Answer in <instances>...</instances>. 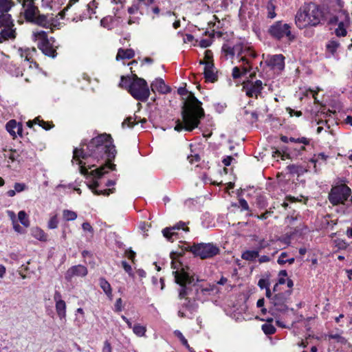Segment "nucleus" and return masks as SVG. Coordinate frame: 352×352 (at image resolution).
Listing matches in <instances>:
<instances>
[{
	"label": "nucleus",
	"mask_w": 352,
	"mask_h": 352,
	"mask_svg": "<svg viewBox=\"0 0 352 352\" xmlns=\"http://www.w3.org/2000/svg\"><path fill=\"white\" fill-rule=\"evenodd\" d=\"M31 234L33 237L41 241H46L47 239V235L40 228H33L31 230Z\"/></svg>",
	"instance_id": "bb28decb"
},
{
	"label": "nucleus",
	"mask_w": 352,
	"mask_h": 352,
	"mask_svg": "<svg viewBox=\"0 0 352 352\" xmlns=\"http://www.w3.org/2000/svg\"><path fill=\"white\" fill-rule=\"evenodd\" d=\"M291 294V291H287L274 295L271 299V306L268 312L276 318L280 314L285 313L288 310L287 302Z\"/></svg>",
	"instance_id": "0eeeda50"
},
{
	"label": "nucleus",
	"mask_w": 352,
	"mask_h": 352,
	"mask_svg": "<svg viewBox=\"0 0 352 352\" xmlns=\"http://www.w3.org/2000/svg\"><path fill=\"white\" fill-rule=\"evenodd\" d=\"M174 333L180 340L183 345H184L186 348H189L190 345L188 344L187 340L183 336L182 332H180L178 330H176L175 331Z\"/></svg>",
	"instance_id": "09e8293b"
},
{
	"label": "nucleus",
	"mask_w": 352,
	"mask_h": 352,
	"mask_svg": "<svg viewBox=\"0 0 352 352\" xmlns=\"http://www.w3.org/2000/svg\"><path fill=\"white\" fill-rule=\"evenodd\" d=\"M99 186L98 182L97 181L94 182L92 184L89 185V187L96 195H109L110 193L113 192L114 189H105L104 190H98L96 188Z\"/></svg>",
	"instance_id": "c85d7f7f"
},
{
	"label": "nucleus",
	"mask_w": 352,
	"mask_h": 352,
	"mask_svg": "<svg viewBox=\"0 0 352 352\" xmlns=\"http://www.w3.org/2000/svg\"><path fill=\"white\" fill-rule=\"evenodd\" d=\"M342 13L345 16L344 21H340L338 23V28L335 29L334 33L338 37H344L347 35L346 27L350 23V16L347 11L344 10Z\"/></svg>",
	"instance_id": "f3484780"
},
{
	"label": "nucleus",
	"mask_w": 352,
	"mask_h": 352,
	"mask_svg": "<svg viewBox=\"0 0 352 352\" xmlns=\"http://www.w3.org/2000/svg\"><path fill=\"white\" fill-rule=\"evenodd\" d=\"M250 67H243L241 69L239 67H234L232 69V76L236 83V86L242 85V88H249V80H248L247 74L250 72Z\"/></svg>",
	"instance_id": "9b49d317"
},
{
	"label": "nucleus",
	"mask_w": 352,
	"mask_h": 352,
	"mask_svg": "<svg viewBox=\"0 0 352 352\" xmlns=\"http://www.w3.org/2000/svg\"><path fill=\"white\" fill-rule=\"evenodd\" d=\"M287 112L290 115V116H296L300 117L302 115V112L300 111H295L290 107H287L286 109Z\"/></svg>",
	"instance_id": "052dcab7"
},
{
	"label": "nucleus",
	"mask_w": 352,
	"mask_h": 352,
	"mask_svg": "<svg viewBox=\"0 0 352 352\" xmlns=\"http://www.w3.org/2000/svg\"><path fill=\"white\" fill-rule=\"evenodd\" d=\"M150 88H170V87L165 83L163 78L159 77L152 81Z\"/></svg>",
	"instance_id": "c9c22d12"
},
{
	"label": "nucleus",
	"mask_w": 352,
	"mask_h": 352,
	"mask_svg": "<svg viewBox=\"0 0 352 352\" xmlns=\"http://www.w3.org/2000/svg\"><path fill=\"white\" fill-rule=\"evenodd\" d=\"M239 206L244 210H249V206L248 202L244 199H240L239 201Z\"/></svg>",
	"instance_id": "e2e57ef3"
},
{
	"label": "nucleus",
	"mask_w": 352,
	"mask_h": 352,
	"mask_svg": "<svg viewBox=\"0 0 352 352\" xmlns=\"http://www.w3.org/2000/svg\"><path fill=\"white\" fill-rule=\"evenodd\" d=\"M6 130L8 131V132L12 135L13 136L14 138L16 137V129L17 127V122L16 120H10L7 124H6Z\"/></svg>",
	"instance_id": "e433bc0d"
},
{
	"label": "nucleus",
	"mask_w": 352,
	"mask_h": 352,
	"mask_svg": "<svg viewBox=\"0 0 352 352\" xmlns=\"http://www.w3.org/2000/svg\"><path fill=\"white\" fill-rule=\"evenodd\" d=\"M268 34L276 41H281L287 38L289 43L296 39V36L292 32V25L280 20L273 23L267 30Z\"/></svg>",
	"instance_id": "39448f33"
},
{
	"label": "nucleus",
	"mask_w": 352,
	"mask_h": 352,
	"mask_svg": "<svg viewBox=\"0 0 352 352\" xmlns=\"http://www.w3.org/2000/svg\"><path fill=\"white\" fill-rule=\"evenodd\" d=\"M258 250H246L243 252L241 258L246 261H252L258 257Z\"/></svg>",
	"instance_id": "7c9ffc66"
},
{
	"label": "nucleus",
	"mask_w": 352,
	"mask_h": 352,
	"mask_svg": "<svg viewBox=\"0 0 352 352\" xmlns=\"http://www.w3.org/2000/svg\"><path fill=\"white\" fill-rule=\"evenodd\" d=\"M66 308L67 306L65 301L55 303L56 311L60 320H65L66 319Z\"/></svg>",
	"instance_id": "b1692460"
},
{
	"label": "nucleus",
	"mask_w": 352,
	"mask_h": 352,
	"mask_svg": "<svg viewBox=\"0 0 352 352\" xmlns=\"http://www.w3.org/2000/svg\"><path fill=\"white\" fill-rule=\"evenodd\" d=\"M265 63L272 69L282 71L285 67V56L283 54L268 55Z\"/></svg>",
	"instance_id": "ddd939ff"
},
{
	"label": "nucleus",
	"mask_w": 352,
	"mask_h": 352,
	"mask_svg": "<svg viewBox=\"0 0 352 352\" xmlns=\"http://www.w3.org/2000/svg\"><path fill=\"white\" fill-rule=\"evenodd\" d=\"M263 82L260 80H256L254 83L249 80V88H262Z\"/></svg>",
	"instance_id": "4d7b16f0"
},
{
	"label": "nucleus",
	"mask_w": 352,
	"mask_h": 352,
	"mask_svg": "<svg viewBox=\"0 0 352 352\" xmlns=\"http://www.w3.org/2000/svg\"><path fill=\"white\" fill-rule=\"evenodd\" d=\"M99 285L106 295L111 299L112 298V289L109 283L104 278L99 279Z\"/></svg>",
	"instance_id": "a878e982"
},
{
	"label": "nucleus",
	"mask_w": 352,
	"mask_h": 352,
	"mask_svg": "<svg viewBox=\"0 0 352 352\" xmlns=\"http://www.w3.org/2000/svg\"><path fill=\"white\" fill-rule=\"evenodd\" d=\"M63 215L66 221H74L77 218V214L69 210H64Z\"/></svg>",
	"instance_id": "a19ab883"
},
{
	"label": "nucleus",
	"mask_w": 352,
	"mask_h": 352,
	"mask_svg": "<svg viewBox=\"0 0 352 352\" xmlns=\"http://www.w3.org/2000/svg\"><path fill=\"white\" fill-rule=\"evenodd\" d=\"M183 230L185 232H188L189 228L186 226L184 222L180 221L173 226V227L166 228L162 230L163 236L167 239L169 241H173L174 236H176L178 234L177 230Z\"/></svg>",
	"instance_id": "2eb2a0df"
},
{
	"label": "nucleus",
	"mask_w": 352,
	"mask_h": 352,
	"mask_svg": "<svg viewBox=\"0 0 352 352\" xmlns=\"http://www.w3.org/2000/svg\"><path fill=\"white\" fill-rule=\"evenodd\" d=\"M129 94L136 100L145 101L148 98L150 89H128Z\"/></svg>",
	"instance_id": "6ab92c4d"
},
{
	"label": "nucleus",
	"mask_w": 352,
	"mask_h": 352,
	"mask_svg": "<svg viewBox=\"0 0 352 352\" xmlns=\"http://www.w3.org/2000/svg\"><path fill=\"white\" fill-rule=\"evenodd\" d=\"M116 151L111 135L106 133L92 138L88 143L82 141L79 148L73 151V162L80 166L82 175H90L99 179L116 165L110 162L115 158Z\"/></svg>",
	"instance_id": "f257e3e1"
},
{
	"label": "nucleus",
	"mask_w": 352,
	"mask_h": 352,
	"mask_svg": "<svg viewBox=\"0 0 352 352\" xmlns=\"http://www.w3.org/2000/svg\"><path fill=\"white\" fill-rule=\"evenodd\" d=\"M176 253H171L170 257L172 258L171 265L172 268L175 270L173 274L175 276V281L177 284L180 286L179 289V297L184 298L188 296L190 292V286L192 285L196 287V291L197 296L199 293L206 294L210 292L213 291L214 286L211 285H207L204 286L203 285L197 284L199 282L197 278L195 283V278L194 275L191 274L190 268L188 266H184V265L178 260H177L175 255ZM177 256H182V254H177Z\"/></svg>",
	"instance_id": "7ed1b4c3"
},
{
	"label": "nucleus",
	"mask_w": 352,
	"mask_h": 352,
	"mask_svg": "<svg viewBox=\"0 0 352 352\" xmlns=\"http://www.w3.org/2000/svg\"><path fill=\"white\" fill-rule=\"evenodd\" d=\"M245 95L250 98H257L261 94V89H245Z\"/></svg>",
	"instance_id": "3c124183"
},
{
	"label": "nucleus",
	"mask_w": 352,
	"mask_h": 352,
	"mask_svg": "<svg viewBox=\"0 0 352 352\" xmlns=\"http://www.w3.org/2000/svg\"><path fill=\"white\" fill-rule=\"evenodd\" d=\"M14 6L11 0H0V12L6 13Z\"/></svg>",
	"instance_id": "72a5a7b5"
},
{
	"label": "nucleus",
	"mask_w": 352,
	"mask_h": 352,
	"mask_svg": "<svg viewBox=\"0 0 352 352\" xmlns=\"http://www.w3.org/2000/svg\"><path fill=\"white\" fill-rule=\"evenodd\" d=\"M18 219L21 223L25 227L28 228L30 226V221L25 211L21 210L18 213Z\"/></svg>",
	"instance_id": "4c0bfd02"
},
{
	"label": "nucleus",
	"mask_w": 352,
	"mask_h": 352,
	"mask_svg": "<svg viewBox=\"0 0 352 352\" xmlns=\"http://www.w3.org/2000/svg\"><path fill=\"white\" fill-rule=\"evenodd\" d=\"M135 56V52L133 49L120 48L116 55V60L119 59H131Z\"/></svg>",
	"instance_id": "412c9836"
},
{
	"label": "nucleus",
	"mask_w": 352,
	"mask_h": 352,
	"mask_svg": "<svg viewBox=\"0 0 352 352\" xmlns=\"http://www.w3.org/2000/svg\"><path fill=\"white\" fill-rule=\"evenodd\" d=\"M122 309V300L120 298L116 300L115 303V311H121Z\"/></svg>",
	"instance_id": "680f3d73"
},
{
	"label": "nucleus",
	"mask_w": 352,
	"mask_h": 352,
	"mask_svg": "<svg viewBox=\"0 0 352 352\" xmlns=\"http://www.w3.org/2000/svg\"><path fill=\"white\" fill-rule=\"evenodd\" d=\"M338 21H339L338 16L334 15L329 18V19L327 21V23H328V25H336L339 23Z\"/></svg>",
	"instance_id": "69168bd1"
},
{
	"label": "nucleus",
	"mask_w": 352,
	"mask_h": 352,
	"mask_svg": "<svg viewBox=\"0 0 352 352\" xmlns=\"http://www.w3.org/2000/svg\"><path fill=\"white\" fill-rule=\"evenodd\" d=\"M201 65H204V75L205 82H214L217 80V73L214 72V63L212 60V55L210 50H206L205 52L204 60H200Z\"/></svg>",
	"instance_id": "9d476101"
},
{
	"label": "nucleus",
	"mask_w": 352,
	"mask_h": 352,
	"mask_svg": "<svg viewBox=\"0 0 352 352\" xmlns=\"http://www.w3.org/2000/svg\"><path fill=\"white\" fill-rule=\"evenodd\" d=\"M287 256V254L286 252H282L278 258V261H277L279 265L285 264L286 260L285 259V258H286Z\"/></svg>",
	"instance_id": "0e129e2a"
},
{
	"label": "nucleus",
	"mask_w": 352,
	"mask_h": 352,
	"mask_svg": "<svg viewBox=\"0 0 352 352\" xmlns=\"http://www.w3.org/2000/svg\"><path fill=\"white\" fill-rule=\"evenodd\" d=\"M34 124H38L39 126H41L45 130H48L52 128V126L50 124L49 122L40 120L39 118H36L32 121L30 120L27 122V124L29 127H32Z\"/></svg>",
	"instance_id": "473e14b6"
},
{
	"label": "nucleus",
	"mask_w": 352,
	"mask_h": 352,
	"mask_svg": "<svg viewBox=\"0 0 352 352\" xmlns=\"http://www.w3.org/2000/svg\"><path fill=\"white\" fill-rule=\"evenodd\" d=\"M262 330L266 335H272L276 332V328L269 323H265L262 325Z\"/></svg>",
	"instance_id": "37998d69"
},
{
	"label": "nucleus",
	"mask_w": 352,
	"mask_h": 352,
	"mask_svg": "<svg viewBox=\"0 0 352 352\" xmlns=\"http://www.w3.org/2000/svg\"><path fill=\"white\" fill-rule=\"evenodd\" d=\"M82 228L83 230H85V231H88L91 233H93V232H94L93 228L91 227L90 223L88 222L83 223L82 225Z\"/></svg>",
	"instance_id": "338daca9"
},
{
	"label": "nucleus",
	"mask_w": 352,
	"mask_h": 352,
	"mask_svg": "<svg viewBox=\"0 0 352 352\" xmlns=\"http://www.w3.org/2000/svg\"><path fill=\"white\" fill-rule=\"evenodd\" d=\"M289 142L303 144L304 145L309 144L310 140L307 138L302 137L300 138H290Z\"/></svg>",
	"instance_id": "49530a36"
},
{
	"label": "nucleus",
	"mask_w": 352,
	"mask_h": 352,
	"mask_svg": "<svg viewBox=\"0 0 352 352\" xmlns=\"http://www.w3.org/2000/svg\"><path fill=\"white\" fill-rule=\"evenodd\" d=\"M102 352H111V344L107 340L104 342Z\"/></svg>",
	"instance_id": "774afa93"
},
{
	"label": "nucleus",
	"mask_w": 352,
	"mask_h": 352,
	"mask_svg": "<svg viewBox=\"0 0 352 352\" xmlns=\"http://www.w3.org/2000/svg\"><path fill=\"white\" fill-rule=\"evenodd\" d=\"M16 37V32L14 27H6L0 28V43L9 40H14Z\"/></svg>",
	"instance_id": "a211bd4d"
},
{
	"label": "nucleus",
	"mask_w": 352,
	"mask_h": 352,
	"mask_svg": "<svg viewBox=\"0 0 352 352\" xmlns=\"http://www.w3.org/2000/svg\"><path fill=\"white\" fill-rule=\"evenodd\" d=\"M351 192V189L346 185L337 186L331 190L329 195V201L333 205L343 204L347 200Z\"/></svg>",
	"instance_id": "1a4fd4ad"
},
{
	"label": "nucleus",
	"mask_w": 352,
	"mask_h": 352,
	"mask_svg": "<svg viewBox=\"0 0 352 352\" xmlns=\"http://www.w3.org/2000/svg\"><path fill=\"white\" fill-rule=\"evenodd\" d=\"M98 6V3L96 0L91 1L87 6V10L89 12V17H91V15L93 14H95L94 9H96Z\"/></svg>",
	"instance_id": "a18cd8bd"
},
{
	"label": "nucleus",
	"mask_w": 352,
	"mask_h": 352,
	"mask_svg": "<svg viewBox=\"0 0 352 352\" xmlns=\"http://www.w3.org/2000/svg\"><path fill=\"white\" fill-rule=\"evenodd\" d=\"M245 52L244 53V56L241 57L239 61H241L243 63L249 65L250 62L247 58V56L255 58L257 56V54L250 47H245Z\"/></svg>",
	"instance_id": "2f4dec72"
},
{
	"label": "nucleus",
	"mask_w": 352,
	"mask_h": 352,
	"mask_svg": "<svg viewBox=\"0 0 352 352\" xmlns=\"http://www.w3.org/2000/svg\"><path fill=\"white\" fill-rule=\"evenodd\" d=\"M133 331L136 336L139 337H142L145 336L146 328L144 326H142L140 324H137L133 326Z\"/></svg>",
	"instance_id": "58836bf2"
},
{
	"label": "nucleus",
	"mask_w": 352,
	"mask_h": 352,
	"mask_svg": "<svg viewBox=\"0 0 352 352\" xmlns=\"http://www.w3.org/2000/svg\"><path fill=\"white\" fill-rule=\"evenodd\" d=\"M58 220L56 215H54L48 221L47 227L50 229H55L58 227Z\"/></svg>",
	"instance_id": "de8ad7c7"
},
{
	"label": "nucleus",
	"mask_w": 352,
	"mask_h": 352,
	"mask_svg": "<svg viewBox=\"0 0 352 352\" xmlns=\"http://www.w3.org/2000/svg\"><path fill=\"white\" fill-rule=\"evenodd\" d=\"M3 157L5 158V160H7V164L6 166L8 167H10V163L14 162L16 160H18V158L19 157V154L17 153L16 150H3Z\"/></svg>",
	"instance_id": "aec40b11"
},
{
	"label": "nucleus",
	"mask_w": 352,
	"mask_h": 352,
	"mask_svg": "<svg viewBox=\"0 0 352 352\" xmlns=\"http://www.w3.org/2000/svg\"><path fill=\"white\" fill-rule=\"evenodd\" d=\"M19 51L21 58H24L25 60L33 64L34 67L38 68L39 65L34 59V57L38 54L37 50L34 47H20Z\"/></svg>",
	"instance_id": "dca6fc26"
},
{
	"label": "nucleus",
	"mask_w": 352,
	"mask_h": 352,
	"mask_svg": "<svg viewBox=\"0 0 352 352\" xmlns=\"http://www.w3.org/2000/svg\"><path fill=\"white\" fill-rule=\"evenodd\" d=\"M329 339H333L336 340L338 343H340L342 344H348L347 340L342 336H341L340 334L336 333V334H329L328 336Z\"/></svg>",
	"instance_id": "c03bdc74"
},
{
	"label": "nucleus",
	"mask_w": 352,
	"mask_h": 352,
	"mask_svg": "<svg viewBox=\"0 0 352 352\" xmlns=\"http://www.w3.org/2000/svg\"><path fill=\"white\" fill-rule=\"evenodd\" d=\"M336 246L340 250H345L347 248L348 244L345 241L338 239L336 241Z\"/></svg>",
	"instance_id": "5fc2aeb1"
},
{
	"label": "nucleus",
	"mask_w": 352,
	"mask_h": 352,
	"mask_svg": "<svg viewBox=\"0 0 352 352\" xmlns=\"http://www.w3.org/2000/svg\"><path fill=\"white\" fill-rule=\"evenodd\" d=\"M30 22L45 28L48 27L50 25L47 16L44 14H38V15L36 14L34 16V19Z\"/></svg>",
	"instance_id": "c756f323"
},
{
	"label": "nucleus",
	"mask_w": 352,
	"mask_h": 352,
	"mask_svg": "<svg viewBox=\"0 0 352 352\" xmlns=\"http://www.w3.org/2000/svg\"><path fill=\"white\" fill-rule=\"evenodd\" d=\"M340 46V42L334 38H332L327 43L326 50L331 55H334Z\"/></svg>",
	"instance_id": "cd10ccee"
},
{
	"label": "nucleus",
	"mask_w": 352,
	"mask_h": 352,
	"mask_svg": "<svg viewBox=\"0 0 352 352\" xmlns=\"http://www.w3.org/2000/svg\"><path fill=\"white\" fill-rule=\"evenodd\" d=\"M177 94L182 100V120L176 121L175 130L192 131L198 127L200 120L205 116L202 103L188 89H177Z\"/></svg>",
	"instance_id": "f03ea898"
},
{
	"label": "nucleus",
	"mask_w": 352,
	"mask_h": 352,
	"mask_svg": "<svg viewBox=\"0 0 352 352\" xmlns=\"http://www.w3.org/2000/svg\"><path fill=\"white\" fill-rule=\"evenodd\" d=\"M133 74L122 76L119 86L122 88H135L133 87Z\"/></svg>",
	"instance_id": "393cba45"
},
{
	"label": "nucleus",
	"mask_w": 352,
	"mask_h": 352,
	"mask_svg": "<svg viewBox=\"0 0 352 352\" xmlns=\"http://www.w3.org/2000/svg\"><path fill=\"white\" fill-rule=\"evenodd\" d=\"M122 265L125 272H127L129 276H133L131 266L129 263H127V262L123 261L122 262Z\"/></svg>",
	"instance_id": "13d9d810"
},
{
	"label": "nucleus",
	"mask_w": 352,
	"mask_h": 352,
	"mask_svg": "<svg viewBox=\"0 0 352 352\" xmlns=\"http://www.w3.org/2000/svg\"><path fill=\"white\" fill-rule=\"evenodd\" d=\"M21 3L24 10L23 14L26 21L30 22L34 19V16L39 13L37 6H35V0H16Z\"/></svg>",
	"instance_id": "f8f14e48"
},
{
	"label": "nucleus",
	"mask_w": 352,
	"mask_h": 352,
	"mask_svg": "<svg viewBox=\"0 0 352 352\" xmlns=\"http://www.w3.org/2000/svg\"><path fill=\"white\" fill-rule=\"evenodd\" d=\"M34 40L38 41L37 47L49 57L55 58L57 55L56 49L50 43L47 34L45 31H38L33 33Z\"/></svg>",
	"instance_id": "6e6552de"
},
{
	"label": "nucleus",
	"mask_w": 352,
	"mask_h": 352,
	"mask_svg": "<svg viewBox=\"0 0 352 352\" xmlns=\"http://www.w3.org/2000/svg\"><path fill=\"white\" fill-rule=\"evenodd\" d=\"M12 225L15 232L20 234L25 233V230L18 223L17 221L14 222Z\"/></svg>",
	"instance_id": "bf43d9fd"
},
{
	"label": "nucleus",
	"mask_w": 352,
	"mask_h": 352,
	"mask_svg": "<svg viewBox=\"0 0 352 352\" xmlns=\"http://www.w3.org/2000/svg\"><path fill=\"white\" fill-rule=\"evenodd\" d=\"M135 120L136 117H128L123 121L122 126L124 128L125 126H127L129 128H133L138 124V122Z\"/></svg>",
	"instance_id": "79ce46f5"
},
{
	"label": "nucleus",
	"mask_w": 352,
	"mask_h": 352,
	"mask_svg": "<svg viewBox=\"0 0 352 352\" xmlns=\"http://www.w3.org/2000/svg\"><path fill=\"white\" fill-rule=\"evenodd\" d=\"M275 9L276 6L274 3V0L268 1L267 4V18L272 19L276 16Z\"/></svg>",
	"instance_id": "f704fd0d"
},
{
	"label": "nucleus",
	"mask_w": 352,
	"mask_h": 352,
	"mask_svg": "<svg viewBox=\"0 0 352 352\" xmlns=\"http://www.w3.org/2000/svg\"><path fill=\"white\" fill-rule=\"evenodd\" d=\"M6 27H14L12 16L8 12L0 14V28Z\"/></svg>",
	"instance_id": "4be33fe9"
},
{
	"label": "nucleus",
	"mask_w": 352,
	"mask_h": 352,
	"mask_svg": "<svg viewBox=\"0 0 352 352\" xmlns=\"http://www.w3.org/2000/svg\"><path fill=\"white\" fill-rule=\"evenodd\" d=\"M131 73L133 74V87L136 88H148L147 82L146 80L142 78H139L136 74H135L133 68H130Z\"/></svg>",
	"instance_id": "5701e85b"
},
{
	"label": "nucleus",
	"mask_w": 352,
	"mask_h": 352,
	"mask_svg": "<svg viewBox=\"0 0 352 352\" xmlns=\"http://www.w3.org/2000/svg\"><path fill=\"white\" fill-rule=\"evenodd\" d=\"M88 273L87 269L86 267L82 265H77L69 267L65 274V278L69 281L72 282V279L75 277H84Z\"/></svg>",
	"instance_id": "4468645a"
},
{
	"label": "nucleus",
	"mask_w": 352,
	"mask_h": 352,
	"mask_svg": "<svg viewBox=\"0 0 352 352\" xmlns=\"http://www.w3.org/2000/svg\"><path fill=\"white\" fill-rule=\"evenodd\" d=\"M306 226L303 224H300L299 226H297L293 232H290L289 236H292L294 234H302L303 233V231L306 229Z\"/></svg>",
	"instance_id": "8fccbe9b"
},
{
	"label": "nucleus",
	"mask_w": 352,
	"mask_h": 352,
	"mask_svg": "<svg viewBox=\"0 0 352 352\" xmlns=\"http://www.w3.org/2000/svg\"><path fill=\"white\" fill-rule=\"evenodd\" d=\"M296 27L302 30L308 27H317L327 21L323 8L313 2L305 3L297 10L295 15Z\"/></svg>",
	"instance_id": "20e7f679"
},
{
	"label": "nucleus",
	"mask_w": 352,
	"mask_h": 352,
	"mask_svg": "<svg viewBox=\"0 0 352 352\" xmlns=\"http://www.w3.org/2000/svg\"><path fill=\"white\" fill-rule=\"evenodd\" d=\"M232 50H234V55H236L237 58H241V56H243L245 50L242 43H238L234 45L232 47Z\"/></svg>",
	"instance_id": "ea45409f"
},
{
	"label": "nucleus",
	"mask_w": 352,
	"mask_h": 352,
	"mask_svg": "<svg viewBox=\"0 0 352 352\" xmlns=\"http://www.w3.org/2000/svg\"><path fill=\"white\" fill-rule=\"evenodd\" d=\"M270 283L267 279L261 278L258 282V286L261 289H267L269 287Z\"/></svg>",
	"instance_id": "864d4df0"
},
{
	"label": "nucleus",
	"mask_w": 352,
	"mask_h": 352,
	"mask_svg": "<svg viewBox=\"0 0 352 352\" xmlns=\"http://www.w3.org/2000/svg\"><path fill=\"white\" fill-rule=\"evenodd\" d=\"M222 50L226 54V55H230L232 58L234 56L232 47L224 45L222 47Z\"/></svg>",
	"instance_id": "6e6d98bb"
},
{
	"label": "nucleus",
	"mask_w": 352,
	"mask_h": 352,
	"mask_svg": "<svg viewBox=\"0 0 352 352\" xmlns=\"http://www.w3.org/2000/svg\"><path fill=\"white\" fill-rule=\"evenodd\" d=\"M14 188L16 192H21L27 189V186L24 183H15Z\"/></svg>",
	"instance_id": "603ef678"
},
{
	"label": "nucleus",
	"mask_w": 352,
	"mask_h": 352,
	"mask_svg": "<svg viewBox=\"0 0 352 352\" xmlns=\"http://www.w3.org/2000/svg\"><path fill=\"white\" fill-rule=\"evenodd\" d=\"M185 250L191 252L201 259L210 258L219 254V248L212 243H201L190 246L186 245Z\"/></svg>",
	"instance_id": "423d86ee"
}]
</instances>
